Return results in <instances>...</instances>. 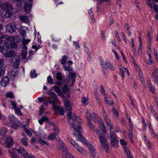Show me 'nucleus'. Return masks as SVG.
Instances as JSON below:
<instances>
[{"instance_id": "nucleus-1", "label": "nucleus", "mask_w": 158, "mask_h": 158, "mask_svg": "<svg viewBox=\"0 0 158 158\" xmlns=\"http://www.w3.org/2000/svg\"><path fill=\"white\" fill-rule=\"evenodd\" d=\"M95 131H96V134L98 137L100 143L102 144L103 148L105 150L106 152L108 153L109 152V143L106 138L105 135L106 134L102 133L99 130H97Z\"/></svg>"}, {"instance_id": "nucleus-2", "label": "nucleus", "mask_w": 158, "mask_h": 158, "mask_svg": "<svg viewBox=\"0 0 158 158\" xmlns=\"http://www.w3.org/2000/svg\"><path fill=\"white\" fill-rule=\"evenodd\" d=\"M56 85L53 86L54 91L57 93L58 95L61 97L66 98L70 97V91L67 85H65L63 87H62V91L60 87Z\"/></svg>"}, {"instance_id": "nucleus-3", "label": "nucleus", "mask_w": 158, "mask_h": 158, "mask_svg": "<svg viewBox=\"0 0 158 158\" xmlns=\"http://www.w3.org/2000/svg\"><path fill=\"white\" fill-rule=\"evenodd\" d=\"M81 128L80 127H79V130H80ZM78 134H77V140L81 142L84 145L86 146L90 151L91 156L93 157H95L96 154L95 149L91 144L88 143L87 141L84 138L83 136L79 132V130H78Z\"/></svg>"}, {"instance_id": "nucleus-4", "label": "nucleus", "mask_w": 158, "mask_h": 158, "mask_svg": "<svg viewBox=\"0 0 158 158\" xmlns=\"http://www.w3.org/2000/svg\"><path fill=\"white\" fill-rule=\"evenodd\" d=\"M13 9V6L11 4L8 3H4L2 6V9L1 11L3 13L2 15H4L2 16L3 17L5 18L8 16L10 12Z\"/></svg>"}, {"instance_id": "nucleus-5", "label": "nucleus", "mask_w": 158, "mask_h": 158, "mask_svg": "<svg viewBox=\"0 0 158 158\" xmlns=\"http://www.w3.org/2000/svg\"><path fill=\"white\" fill-rule=\"evenodd\" d=\"M117 136L115 133L110 132V133L109 138L112 147H117L118 146V140L117 139Z\"/></svg>"}, {"instance_id": "nucleus-6", "label": "nucleus", "mask_w": 158, "mask_h": 158, "mask_svg": "<svg viewBox=\"0 0 158 158\" xmlns=\"http://www.w3.org/2000/svg\"><path fill=\"white\" fill-rule=\"evenodd\" d=\"M68 118V121L69 124L71 125L73 129L75 130V133L74 134V136H76V134L77 135V134H78V130H79V127H81V129L79 130V132L81 133V127L80 125H79L77 126V129H76V128L75 126V120H74V118H73V117H71V118Z\"/></svg>"}, {"instance_id": "nucleus-7", "label": "nucleus", "mask_w": 158, "mask_h": 158, "mask_svg": "<svg viewBox=\"0 0 158 158\" xmlns=\"http://www.w3.org/2000/svg\"><path fill=\"white\" fill-rule=\"evenodd\" d=\"M47 93L48 95L50 96L51 98L53 100L52 101L51 100L50 101L49 103H52L53 105H55V103L56 102L58 101V99L56 94L54 92L51 91H47Z\"/></svg>"}, {"instance_id": "nucleus-8", "label": "nucleus", "mask_w": 158, "mask_h": 158, "mask_svg": "<svg viewBox=\"0 0 158 158\" xmlns=\"http://www.w3.org/2000/svg\"><path fill=\"white\" fill-rule=\"evenodd\" d=\"M20 59L18 56H14L11 61L14 68H16L18 67L20 63Z\"/></svg>"}, {"instance_id": "nucleus-9", "label": "nucleus", "mask_w": 158, "mask_h": 158, "mask_svg": "<svg viewBox=\"0 0 158 158\" xmlns=\"http://www.w3.org/2000/svg\"><path fill=\"white\" fill-rule=\"evenodd\" d=\"M15 151L16 150L18 153V154L22 157L24 158H26L30 155L27 151L22 148H19L14 149Z\"/></svg>"}, {"instance_id": "nucleus-10", "label": "nucleus", "mask_w": 158, "mask_h": 158, "mask_svg": "<svg viewBox=\"0 0 158 158\" xmlns=\"http://www.w3.org/2000/svg\"><path fill=\"white\" fill-rule=\"evenodd\" d=\"M7 31L10 33H13L15 31L17 28L15 25L14 23H9L6 26Z\"/></svg>"}, {"instance_id": "nucleus-11", "label": "nucleus", "mask_w": 158, "mask_h": 158, "mask_svg": "<svg viewBox=\"0 0 158 158\" xmlns=\"http://www.w3.org/2000/svg\"><path fill=\"white\" fill-rule=\"evenodd\" d=\"M56 114L60 115H63L64 114V109L62 107L56 106L55 105L52 107Z\"/></svg>"}, {"instance_id": "nucleus-12", "label": "nucleus", "mask_w": 158, "mask_h": 158, "mask_svg": "<svg viewBox=\"0 0 158 158\" xmlns=\"http://www.w3.org/2000/svg\"><path fill=\"white\" fill-rule=\"evenodd\" d=\"M14 143V141L10 136H8L6 138L5 141V143L6 147L10 148L12 146Z\"/></svg>"}, {"instance_id": "nucleus-13", "label": "nucleus", "mask_w": 158, "mask_h": 158, "mask_svg": "<svg viewBox=\"0 0 158 158\" xmlns=\"http://www.w3.org/2000/svg\"><path fill=\"white\" fill-rule=\"evenodd\" d=\"M152 75L154 78V82L158 84V69H155L152 72Z\"/></svg>"}, {"instance_id": "nucleus-14", "label": "nucleus", "mask_w": 158, "mask_h": 158, "mask_svg": "<svg viewBox=\"0 0 158 158\" xmlns=\"http://www.w3.org/2000/svg\"><path fill=\"white\" fill-rule=\"evenodd\" d=\"M4 56L6 58H11L15 56V52L13 50H10L9 51L5 53L4 54Z\"/></svg>"}, {"instance_id": "nucleus-15", "label": "nucleus", "mask_w": 158, "mask_h": 158, "mask_svg": "<svg viewBox=\"0 0 158 158\" xmlns=\"http://www.w3.org/2000/svg\"><path fill=\"white\" fill-rule=\"evenodd\" d=\"M32 3L31 2L26 3L24 5V9L27 13H29L32 7Z\"/></svg>"}, {"instance_id": "nucleus-16", "label": "nucleus", "mask_w": 158, "mask_h": 158, "mask_svg": "<svg viewBox=\"0 0 158 158\" xmlns=\"http://www.w3.org/2000/svg\"><path fill=\"white\" fill-rule=\"evenodd\" d=\"M9 78L8 77H3L1 81V83L4 86H6L9 83Z\"/></svg>"}, {"instance_id": "nucleus-17", "label": "nucleus", "mask_w": 158, "mask_h": 158, "mask_svg": "<svg viewBox=\"0 0 158 158\" xmlns=\"http://www.w3.org/2000/svg\"><path fill=\"white\" fill-rule=\"evenodd\" d=\"M56 79L57 80L59 81L56 82L57 84V85H61L62 84L61 81H62L63 78L62 76V74L60 72H58L56 73Z\"/></svg>"}, {"instance_id": "nucleus-18", "label": "nucleus", "mask_w": 158, "mask_h": 158, "mask_svg": "<svg viewBox=\"0 0 158 158\" xmlns=\"http://www.w3.org/2000/svg\"><path fill=\"white\" fill-rule=\"evenodd\" d=\"M19 19L20 20L23 22L26 23H29V19L27 16L26 15H19Z\"/></svg>"}, {"instance_id": "nucleus-19", "label": "nucleus", "mask_w": 158, "mask_h": 158, "mask_svg": "<svg viewBox=\"0 0 158 158\" xmlns=\"http://www.w3.org/2000/svg\"><path fill=\"white\" fill-rule=\"evenodd\" d=\"M93 116L92 118L93 119V120L95 122L98 123L99 122H100L101 121H102V119L98 117L96 114L93 113Z\"/></svg>"}, {"instance_id": "nucleus-20", "label": "nucleus", "mask_w": 158, "mask_h": 158, "mask_svg": "<svg viewBox=\"0 0 158 158\" xmlns=\"http://www.w3.org/2000/svg\"><path fill=\"white\" fill-rule=\"evenodd\" d=\"M9 44L8 45L7 44H5L0 42V52H2L5 47L7 48V49H9Z\"/></svg>"}, {"instance_id": "nucleus-21", "label": "nucleus", "mask_w": 158, "mask_h": 158, "mask_svg": "<svg viewBox=\"0 0 158 158\" xmlns=\"http://www.w3.org/2000/svg\"><path fill=\"white\" fill-rule=\"evenodd\" d=\"M67 60V56L66 55H64L62 56L61 59L60 60V62L63 65V66L66 65Z\"/></svg>"}, {"instance_id": "nucleus-22", "label": "nucleus", "mask_w": 158, "mask_h": 158, "mask_svg": "<svg viewBox=\"0 0 158 158\" xmlns=\"http://www.w3.org/2000/svg\"><path fill=\"white\" fill-rule=\"evenodd\" d=\"M99 127L102 129V131H101L102 133L104 134H106V128L104 124L102 122L100 124Z\"/></svg>"}, {"instance_id": "nucleus-23", "label": "nucleus", "mask_w": 158, "mask_h": 158, "mask_svg": "<svg viewBox=\"0 0 158 158\" xmlns=\"http://www.w3.org/2000/svg\"><path fill=\"white\" fill-rule=\"evenodd\" d=\"M26 28L25 27H22L20 29V33L23 38L26 37Z\"/></svg>"}, {"instance_id": "nucleus-24", "label": "nucleus", "mask_w": 158, "mask_h": 158, "mask_svg": "<svg viewBox=\"0 0 158 158\" xmlns=\"http://www.w3.org/2000/svg\"><path fill=\"white\" fill-rule=\"evenodd\" d=\"M9 152L11 156V158H19V157L16 155L15 152V150L10 149L9 150Z\"/></svg>"}, {"instance_id": "nucleus-25", "label": "nucleus", "mask_w": 158, "mask_h": 158, "mask_svg": "<svg viewBox=\"0 0 158 158\" xmlns=\"http://www.w3.org/2000/svg\"><path fill=\"white\" fill-rule=\"evenodd\" d=\"M21 141L22 143V144L25 146H27L28 145V139L26 137H24L23 138Z\"/></svg>"}, {"instance_id": "nucleus-26", "label": "nucleus", "mask_w": 158, "mask_h": 158, "mask_svg": "<svg viewBox=\"0 0 158 158\" xmlns=\"http://www.w3.org/2000/svg\"><path fill=\"white\" fill-rule=\"evenodd\" d=\"M147 81L148 82V86L149 88L150 91L152 93H153L154 91V88L153 87L151 83L150 82L149 79H148V80H147Z\"/></svg>"}, {"instance_id": "nucleus-27", "label": "nucleus", "mask_w": 158, "mask_h": 158, "mask_svg": "<svg viewBox=\"0 0 158 158\" xmlns=\"http://www.w3.org/2000/svg\"><path fill=\"white\" fill-rule=\"evenodd\" d=\"M6 40L9 42H13L15 41V38L12 36L6 35L5 37Z\"/></svg>"}, {"instance_id": "nucleus-28", "label": "nucleus", "mask_w": 158, "mask_h": 158, "mask_svg": "<svg viewBox=\"0 0 158 158\" xmlns=\"http://www.w3.org/2000/svg\"><path fill=\"white\" fill-rule=\"evenodd\" d=\"M57 135L56 133H52L50 134L48 138L49 140H54L56 139V136Z\"/></svg>"}, {"instance_id": "nucleus-29", "label": "nucleus", "mask_w": 158, "mask_h": 158, "mask_svg": "<svg viewBox=\"0 0 158 158\" xmlns=\"http://www.w3.org/2000/svg\"><path fill=\"white\" fill-rule=\"evenodd\" d=\"M63 67L65 70L68 71L69 73L73 71V69L71 67L67 66L66 65H64L63 66Z\"/></svg>"}, {"instance_id": "nucleus-30", "label": "nucleus", "mask_w": 158, "mask_h": 158, "mask_svg": "<svg viewBox=\"0 0 158 158\" xmlns=\"http://www.w3.org/2000/svg\"><path fill=\"white\" fill-rule=\"evenodd\" d=\"M45 121L48 122V118L46 116H42V118L40 119V124L42 125Z\"/></svg>"}, {"instance_id": "nucleus-31", "label": "nucleus", "mask_w": 158, "mask_h": 158, "mask_svg": "<svg viewBox=\"0 0 158 158\" xmlns=\"http://www.w3.org/2000/svg\"><path fill=\"white\" fill-rule=\"evenodd\" d=\"M104 120L105 121L106 124L110 127V131H111L112 130L113 127L112 125L111 124L110 121V120L108 118L105 119Z\"/></svg>"}, {"instance_id": "nucleus-32", "label": "nucleus", "mask_w": 158, "mask_h": 158, "mask_svg": "<svg viewBox=\"0 0 158 158\" xmlns=\"http://www.w3.org/2000/svg\"><path fill=\"white\" fill-rule=\"evenodd\" d=\"M38 74L36 73V70L34 69L33 71H32L30 73V76L31 78H35L36 77Z\"/></svg>"}, {"instance_id": "nucleus-33", "label": "nucleus", "mask_w": 158, "mask_h": 158, "mask_svg": "<svg viewBox=\"0 0 158 158\" xmlns=\"http://www.w3.org/2000/svg\"><path fill=\"white\" fill-rule=\"evenodd\" d=\"M76 74L74 72L72 73V72L69 73V77L72 78L73 82L74 81L76 77Z\"/></svg>"}, {"instance_id": "nucleus-34", "label": "nucleus", "mask_w": 158, "mask_h": 158, "mask_svg": "<svg viewBox=\"0 0 158 158\" xmlns=\"http://www.w3.org/2000/svg\"><path fill=\"white\" fill-rule=\"evenodd\" d=\"M86 115L87 118V121H90L92 119L91 115L90 113L87 110L86 112Z\"/></svg>"}, {"instance_id": "nucleus-35", "label": "nucleus", "mask_w": 158, "mask_h": 158, "mask_svg": "<svg viewBox=\"0 0 158 158\" xmlns=\"http://www.w3.org/2000/svg\"><path fill=\"white\" fill-rule=\"evenodd\" d=\"M40 102H42L45 105H48V103H49V102H48L46 98L41 97H40Z\"/></svg>"}, {"instance_id": "nucleus-36", "label": "nucleus", "mask_w": 158, "mask_h": 158, "mask_svg": "<svg viewBox=\"0 0 158 158\" xmlns=\"http://www.w3.org/2000/svg\"><path fill=\"white\" fill-rule=\"evenodd\" d=\"M59 149L62 152H66V147L64 145V143L63 145L60 146V147L59 148Z\"/></svg>"}, {"instance_id": "nucleus-37", "label": "nucleus", "mask_w": 158, "mask_h": 158, "mask_svg": "<svg viewBox=\"0 0 158 158\" xmlns=\"http://www.w3.org/2000/svg\"><path fill=\"white\" fill-rule=\"evenodd\" d=\"M105 65L107 66L111 70H114V69L113 66V65H111L110 62H106Z\"/></svg>"}, {"instance_id": "nucleus-38", "label": "nucleus", "mask_w": 158, "mask_h": 158, "mask_svg": "<svg viewBox=\"0 0 158 158\" xmlns=\"http://www.w3.org/2000/svg\"><path fill=\"white\" fill-rule=\"evenodd\" d=\"M124 150L125 152L126 153L127 157L131 156V155L130 150L127 148L124 147Z\"/></svg>"}, {"instance_id": "nucleus-39", "label": "nucleus", "mask_w": 158, "mask_h": 158, "mask_svg": "<svg viewBox=\"0 0 158 158\" xmlns=\"http://www.w3.org/2000/svg\"><path fill=\"white\" fill-rule=\"evenodd\" d=\"M0 132L1 134L3 136H4L6 133L7 132L6 129L5 128H1L0 130Z\"/></svg>"}, {"instance_id": "nucleus-40", "label": "nucleus", "mask_w": 158, "mask_h": 158, "mask_svg": "<svg viewBox=\"0 0 158 158\" xmlns=\"http://www.w3.org/2000/svg\"><path fill=\"white\" fill-rule=\"evenodd\" d=\"M87 123L88 125V126H89L90 128L92 130H93L94 129V126L93 124L91 123V120L90 121H87Z\"/></svg>"}, {"instance_id": "nucleus-41", "label": "nucleus", "mask_w": 158, "mask_h": 158, "mask_svg": "<svg viewBox=\"0 0 158 158\" xmlns=\"http://www.w3.org/2000/svg\"><path fill=\"white\" fill-rule=\"evenodd\" d=\"M5 71L4 67L0 68V77L4 75L5 73Z\"/></svg>"}, {"instance_id": "nucleus-42", "label": "nucleus", "mask_w": 158, "mask_h": 158, "mask_svg": "<svg viewBox=\"0 0 158 158\" xmlns=\"http://www.w3.org/2000/svg\"><path fill=\"white\" fill-rule=\"evenodd\" d=\"M11 127L15 129H17L19 127V125L16 123H13L11 125Z\"/></svg>"}, {"instance_id": "nucleus-43", "label": "nucleus", "mask_w": 158, "mask_h": 158, "mask_svg": "<svg viewBox=\"0 0 158 158\" xmlns=\"http://www.w3.org/2000/svg\"><path fill=\"white\" fill-rule=\"evenodd\" d=\"M10 45L12 48H16L17 47V44L14 42H11L10 44Z\"/></svg>"}, {"instance_id": "nucleus-44", "label": "nucleus", "mask_w": 158, "mask_h": 158, "mask_svg": "<svg viewBox=\"0 0 158 158\" xmlns=\"http://www.w3.org/2000/svg\"><path fill=\"white\" fill-rule=\"evenodd\" d=\"M47 82L48 83L50 84H53V80L50 76H48L47 77Z\"/></svg>"}, {"instance_id": "nucleus-45", "label": "nucleus", "mask_w": 158, "mask_h": 158, "mask_svg": "<svg viewBox=\"0 0 158 158\" xmlns=\"http://www.w3.org/2000/svg\"><path fill=\"white\" fill-rule=\"evenodd\" d=\"M87 98L86 97H84L81 99V102L82 103V105L84 106H85L87 104Z\"/></svg>"}, {"instance_id": "nucleus-46", "label": "nucleus", "mask_w": 158, "mask_h": 158, "mask_svg": "<svg viewBox=\"0 0 158 158\" xmlns=\"http://www.w3.org/2000/svg\"><path fill=\"white\" fill-rule=\"evenodd\" d=\"M102 113L104 120L108 118L107 114L103 108H102Z\"/></svg>"}, {"instance_id": "nucleus-47", "label": "nucleus", "mask_w": 158, "mask_h": 158, "mask_svg": "<svg viewBox=\"0 0 158 158\" xmlns=\"http://www.w3.org/2000/svg\"><path fill=\"white\" fill-rule=\"evenodd\" d=\"M6 96L7 98H13L14 97L13 94L11 92L7 93L6 94Z\"/></svg>"}, {"instance_id": "nucleus-48", "label": "nucleus", "mask_w": 158, "mask_h": 158, "mask_svg": "<svg viewBox=\"0 0 158 158\" xmlns=\"http://www.w3.org/2000/svg\"><path fill=\"white\" fill-rule=\"evenodd\" d=\"M112 112L113 115L115 116H117L118 114V111L116 110V109L114 108L113 107L112 110Z\"/></svg>"}, {"instance_id": "nucleus-49", "label": "nucleus", "mask_w": 158, "mask_h": 158, "mask_svg": "<svg viewBox=\"0 0 158 158\" xmlns=\"http://www.w3.org/2000/svg\"><path fill=\"white\" fill-rule=\"evenodd\" d=\"M23 41H22L23 44V45H26V44H27L28 43L31 41V40H27V39H25V38H23Z\"/></svg>"}, {"instance_id": "nucleus-50", "label": "nucleus", "mask_w": 158, "mask_h": 158, "mask_svg": "<svg viewBox=\"0 0 158 158\" xmlns=\"http://www.w3.org/2000/svg\"><path fill=\"white\" fill-rule=\"evenodd\" d=\"M94 1L96 2L97 3H102L106 2H109L110 0H93Z\"/></svg>"}, {"instance_id": "nucleus-51", "label": "nucleus", "mask_w": 158, "mask_h": 158, "mask_svg": "<svg viewBox=\"0 0 158 158\" xmlns=\"http://www.w3.org/2000/svg\"><path fill=\"white\" fill-rule=\"evenodd\" d=\"M40 143L42 145L46 144L47 145H49V143L46 141L40 139Z\"/></svg>"}, {"instance_id": "nucleus-52", "label": "nucleus", "mask_w": 158, "mask_h": 158, "mask_svg": "<svg viewBox=\"0 0 158 158\" xmlns=\"http://www.w3.org/2000/svg\"><path fill=\"white\" fill-rule=\"evenodd\" d=\"M78 147L79 148H78V149H77V150L82 154H84L85 152L84 150L83 149V148L82 147L80 146H79V147Z\"/></svg>"}, {"instance_id": "nucleus-53", "label": "nucleus", "mask_w": 158, "mask_h": 158, "mask_svg": "<svg viewBox=\"0 0 158 158\" xmlns=\"http://www.w3.org/2000/svg\"><path fill=\"white\" fill-rule=\"evenodd\" d=\"M53 130L56 132L55 133H56V134L58 133L60 131L59 129L56 126L53 127Z\"/></svg>"}, {"instance_id": "nucleus-54", "label": "nucleus", "mask_w": 158, "mask_h": 158, "mask_svg": "<svg viewBox=\"0 0 158 158\" xmlns=\"http://www.w3.org/2000/svg\"><path fill=\"white\" fill-rule=\"evenodd\" d=\"M142 44H139V47L138 49V52L141 54L142 52Z\"/></svg>"}, {"instance_id": "nucleus-55", "label": "nucleus", "mask_w": 158, "mask_h": 158, "mask_svg": "<svg viewBox=\"0 0 158 158\" xmlns=\"http://www.w3.org/2000/svg\"><path fill=\"white\" fill-rule=\"evenodd\" d=\"M67 140L73 145V146L76 143L74 141L72 140L69 138H67Z\"/></svg>"}, {"instance_id": "nucleus-56", "label": "nucleus", "mask_w": 158, "mask_h": 158, "mask_svg": "<svg viewBox=\"0 0 158 158\" xmlns=\"http://www.w3.org/2000/svg\"><path fill=\"white\" fill-rule=\"evenodd\" d=\"M73 118H74L76 120L77 122L78 123H81V120L80 118L79 117L77 116L76 117H75L74 116V115H73Z\"/></svg>"}, {"instance_id": "nucleus-57", "label": "nucleus", "mask_w": 158, "mask_h": 158, "mask_svg": "<svg viewBox=\"0 0 158 158\" xmlns=\"http://www.w3.org/2000/svg\"><path fill=\"white\" fill-rule=\"evenodd\" d=\"M120 143L122 145H126L127 144V142L125 141L123 139H121L120 140Z\"/></svg>"}, {"instance_id": "nucleus-58", "label": "nucleus", "mask_w": 158, "mask_h": 158, "mask_svg": "<svg viewBox=\"0 0 158 158\" xmlns=\"http://www.w3.org/2000/svg\"><path fill=\"white\" fill-rule=\"evenodd\" d=\"M101 89L100 90L101 92L103 95H105V92L104 87L102 85L101 86Z\"/></svg>"}, {"instance_id": "nucleus-59", "label": "nucleus", "mask_w": 158, "mask_h": 158, "mask_svg": "<svg viewBox=\"0 0 158 158\" xmlns=\"http://www.w3.org/2000/svg\"><path fill=\"white\" fill-rule=\"evenodd\" d=\"M67 116L68 117V118L72 117V110L66 111Z\"/></svg>"}, {"instance_id": "nucleus-60", "label": "nucleus", "mask_w": 158, "mask_h": 158, "mask_svg": "<svg viewBox=\"0 0 158 158\" xmlns=\"http://www.w3.org/2000/svg\"><path fill=\"white\" fill-rule=\"evenodd\" d=\"M65 106L70 105V102L67 99H65L63 100Z\"/></svg>"}, {"instance_id": "nucleus-61", "label": "nucleus", "mask_w": 158, "mask_h": 158, "mask_svg": "<svg viewBox=\"0 0 158 158\" xmlns=\"http://www.w3.org/2000/svg\"><path fill=\"white\" fill-rule=\"evenodd\" d=\"M45 110L44 108L43 105H41L40 107V115H41L43 113L44 111Z\"/></svg>"}, {"instance_id": "nucleus-62", "label": "nucleus", "mask_w": 158, "mask_h": 158, "mask_svg": "<svg viewBox=\"0 0 158 158\" xmlns=\"http://www.w3.org/2000/svg\"><path fill=\"white\" fill-rule=\"evenodd\" d=\"M119 70L120 72V73L121 74V76L122 77L123 79L124 78V72L123 70L121 68H120Z\"/></svg>"}, {"instance_id": "nucleus-63", "label": "nucleus", "mask_w": 158, "mask_h": 158, "mask_svg": "<svg viewBox=\"0 0 158 158\" xmlns=\"http://www.w3.org/2000/svg\"><path fill=\"white\" fill-rule=\"evenodd\" d=\"M4 60L0 59V68H2L4 66Z\"/></svg>"}, {"instance_id": "nucleus-64", "label": "nucleus", "mask_w": 158, "mask_h": 158, "mask_svg": "<svg viewBox=\"0 0 158 158\" xmlns=\"http://www.w3.org/2000/svg\"><path fill=\"white\" fill-rule=\"evenodd\" d=\"M106 104L109 105H112L114 104V102L112 100H107L106 102Z\"/></svg>"}]
</instances>
